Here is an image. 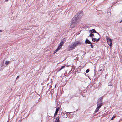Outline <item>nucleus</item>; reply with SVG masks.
Instances as JSON below:
<instances>
[{
    "label": "nucleus",
    "mask_w": 122,
    "mask_h": 122,
    "mask_svg": "<svg viewBox=\"0 0 122 122\" xmlns=\"http://www.w3.org/2000/svg\"><path fill=\"white\" fill-rule=\"evenodd\" d=\"M100 40V39L99 38H98L97 39V41H99Z\"/></svg>",
    "instance_id": "nucleus-24"
},
{
    "label": "nucleus",
    "mask_w": 122,
    "mask_h": 122,
    "mask_svg": "<svg viewBox=\"0 0 122 122\" xmlns=\"http://www.w3.org/2000/svg\"><path fill=\"white\" fill-rule=\"evenodd\" d=\"M63 44H63V43H62L61 42L60 43L59 45L62 47V46L63 45Z\"/></svg>",
    "instance_id": "nucleus-19"
},
{
    "label": "nucleus",
    "mask_w": 122,
    "mask_h": 122,
    "mask_svg": "<svg viewBox=\"0 0 122 122\" xmlns=\"http://www.w3.org/2000/svg\"><path fill=\"white\" fill-rule=\"evenodd\" d=\"M61 46H60L59 45L58 47L57 48L59 49L60 48H61Z\"/></svg>",
    "instance_id": "nucleus-21"
},
{
    "label": "nucleus",
    "mask_w": 122,
    "mask_h": 122,
    "mask_svg": "<svg viewBox=\"0 0 122 122\" xmlns=\"http://www.w3.org/2000/svg\"><path fill=\"white\" fill-rule=\"evenodd\" d=\"M65 67V66H61V69H62L63 68H64Z\"/></svg>",
    "instance_id": "nucleus-22"
},
{
    "label": "nucleus",
    "mask_w": 122,
    "mask_h": 122,
    "mask_svg": "<svg viewBox=\"0 0 122 122\" xmlns=\"http://www.w3.org/2000/svg\"><path fill=\"white\" fill-rule=\"evenodd\" d=\"M85 43L86 44H90V43H92L90 42V41L88 40V39H86L85 41Z\"/></svg>",
    "instance_id": "nucleus-8"
},
{
    "label": "nucleus",
    "mask_w": 122,
    "mask_h": 122,
    "mask_svg": "<svg viewBox=\"0 0 122 122\" xmlns=\"http://www.w3.org/2000/svg\"><path fill=\"white\" fill-rule=\"evenodd\" d=\"M89 71V69H87L86 71V73H88Z\"/></svg>",
    "instance_id": "nucleus-20"
},
{
    "label": "nucleus",
    "mask_w": 122,
    "mask_h": 122,
    "mask_svg": "<svg viewBox=\"0 0 122 122\" xmlns=\"http://www.w3.org/2000/svg\"><path fill=\"white\" fill-rule=\"evenodd\" d=\"M62 70V69H61V68H60V69H59V71H60V70Z\"/></svg>",
    "instance_id": "nucleus-27"
},
{
    "label": "nucleus",
    "mask_w": 122,
    "mask_h": 122,
    "mask_svg": "<svg viewBox=\"0 0 122 122\" xmlns=\"http://www.w3.org/2000/svg\"><path fill=\"white\" fill-rule=\"evenodd\" d=\"M66 113V112H65V113L62 112L61 113V115L63 116L64 118H67L68 117V116L67 114H66L65 115Z\"/></svg>",
    "instance_id": "nucleus-6"
},
{
    "label": "nucleus",
    "mask_w": 122,
    "mask_h": 122,
    "mask_svg": "<svg viewBox=\"0 0 122 122\" xmlns=\"http://www.w3.org/2000/svg\"><path fill=\"white\" fill-rule=\"evenodd\" d=\"M59 50V49L57 48L56 49V50L55 51L56 52L58 51V50Z\"/></svg>",
    "instance_id": "nucleus-23"
},
{
    "label": "nucleus",
    "mask_w": 122,
    "mask_h": 122,
    "mask_svg": "<svg viewBox=\"0 0 122 122\" xmlns=\"http://www.w3.org/2000/svg\"><path fill=\"white\" fill-rule=\"evenodd\" d=\"M8 0H5V1L6 2Z\"/></svg>",
    "instance_id": "nucleus-29"
},
{
    "label": "nucleus",
    "mask_w": 122,
    "mask_h": 122,
    "mask_svg": "<svg viewBox=\"0 0 122 122\" xmlns=\"http://www.w3.org/2000/svg\"><path fill=\"white\" fill-rule=\"evenodd\" d=\"M59 108H57L56 109V110L55 111V115H57V113H58V111H59Z\"/></svg>",
    "instance_id": "nucleus-10"
},
{
    "label": "nucleus",
    "mask_w": 122,
    "mask_h": 122,
    "mask_svg": "<svg viewBox=\"0 0 122 122\" xmlns=\"http://www.w3.org/2000/svg\"><path fill=\"white\" fill-rule=\"evenodd\" d=\"M56 115H55V114H54V118H55V116H56Z\"/></svg>",
    "instance_id": "nucleus-26"
},
{
    "label": "nucleus",
    "mask_w": 122,
    "mask_h": 122,
    "mask_svg": "<svg viewBox=\"0 0 122 122\" xmlns=\"http://www.w3.org/2000/svg\"><path fill=\"white\" fill-rule=\"evenodd\" d=\"M82 11H81L78 14L74 16L72 19L71 22L70 27L73 28L76 26V23L77 20L83 15Z\"/></svg>",
    "instance_id": "nucleus-1"
},
{
    "label": "nucleus",
    "mask_w": 122,
    "mask_h": 122,
    "mask_svg": "<svg viewBox=\"0 0 122 122\" xmlns=\"http://www.w3.org/2000/svg\"><path fill=\"white\" fill-rule=\"evenodd\" d=\"M122 20L119 22V23H121V22H122Z\"/></svg>",
    "instance_id": "nucleus-28"
},
{
    "label": "nucleus",
    "mask_w": 122,
    "mask_h": 122,
    "mask_svg": "<svg viewBox=\"0 0 122 122\" xmlns=\"http://www.w3.org/2000/svg\"><path fill=\"white\" fill-rule=\"evenodd\" d=\"M10 62V61H6V62L5 63V64L6 65H7L9 64Z\"/></svg>",
    "instance_id": "nucleus-15"
},
{
    "label": "nucleus",
    "mask_w": 122,
    "mask_h": 122,
    "mask_svg": "<svg viewBox=\"0 0 122 122\" xmlns=\"http://www.w3.org/2000/svg\"><path fill=\"white\" fill-rule=\"evenodd\" d=\"M66 39L65 38H64L62 39L61 41V42L64 44V43L66 41Z\"/></svg>",
    "instance_id": "nucleus-12"
},
{
    "label": "nucleus",
    "mask_w": 122,
    "mask_h": 122,
    "mask_svg": "<svg viewBox=\"0 0 122 122\" xmlns=\"http://www.w3.org/2000/svg\"><path fill=\"white\" fill-rule=\"evenodd\" d=\"M97 104H99L102 105H103L102 102V101H98Z\"/></svg>",
    "instance_id": "nucleus-11"
},
{
    "label": "nucleus",
    "mask_w": 122,
    "mask_h": 122,
    "mask_svg": "<svg viewBox=\"0 0 122 122\" xmlns=\"http://www.w3.org/2000/svg\"><path fill=\"white\" fill-rule=\"evenodd\" d=\"M92 38V40L93 42H95V41H96L97 39L96 38Z\"/></svg>",
    "instance_id": "nucleus-14"
},
{
    "label": "nucleus",
    "mask_w": 122,
    "mask_h": 122,
    "mask_svg": "<svg viewBox=\"0 0 122 122\" xmlns=\"http://www.w3.org/2000/svg\"><path fill=\"white\" fill-rule=\"evenodd\" d=\"M90 33H97L94 29L91 30L89 31Z\"/></svg>",
    "instance_id": "nucleus-9"
},
{
    "label": "nucleus",
    "mask_w": 122,
    "mask_h": 122,
    "mask_svg": "<svg viewBox=\"0 0 122 122\" xmlns=\"http://www.w3.org/2000/svg\"><path fill=\"white\" fill-rule=\"evenodd\" d=\"M89 36L90 37H92V38H93V37L94 36L93 34L91 33H90V34Z\"/></svg>",
    "instance_id": "nucleus-13"
},
{
    "label": "nucleus",
    "mask_w": 122,
    "mask_h": 122,
    "mask_svg": "<svg viewBox=\"0 0 122 122\" xmlns=\"http://www.w3.org/2000/svg\"><path fill=\"white\" fill-rule=\"evenodd\" d=\"M116 117V116H113L111 118V120H113L114 118H115Z\"/></svg>",
    "instance_id": "nucleus-18"
},
{
    "label": "nucleus",
    "mask_w": 122,
    "mask_h": 122,
    "mask_svg": "<svg viewBox=\"0 0 122 122\" xmlns=\"http://www.w3.org/2000/svg\"><path fill=\"white\" fill-rule=\"evenodd\" d=\"M102 105L99 104H97V107L96 109L95 110L94 112V113H97L99 109L101 107V106H102Z\"/></svg>",
    "instance_id": "nucleus-5"
},
{
    "label": "nucleus",
    "mask_w": 122,
    "mask_h": 122,
    "mask_svg": "<svg viewBox=\"0 0 122 122\" xmlns=\"http://www.w3.org/2000/svg\"><path fill=\"white\" fill-rule=\"evenodd\" d=\"M103 98L102 97H101L98 100V101H102V100Z\"/></svg>",
    "instance_id": "nucleus-17"
},
{
    "label": "nucleus",
    "mask_w": 122,
    "mask_h": 122,
    "mask_svg": "<svg viewBox=\"0 0 122 122\" xmlns=\"http://www.w3.org/2000/svg\"><path fill=\"white\" fill-rule=\"evenodd\" d=\"M90 44H91L89 45V46H91L92 48H93L94 47L93 45H92V43H90Z\"/></svg>",
    "instance_id": "nucleus-16"
},
{
    "label": "nucleus",
    "mask_w": 122,
    "mask_h": 122,
    "mask_svg": "<svg viewBox=\"0 0 122 122\" xmlns=\"http://www.w3.org/2000/svg\"><path fill=\"white\" fill-rule=\"evenodd\" d=\"M73 43L75 47L77 46L78 45H80L83 44L80 41H75Z\"/></svg>",
    "instance_id": "nucleus-4"
},
{
    "label": "nucleus",
    "mask_w": 122,
    "mask_h": 122,
    "mask_svg": "<svg viewBox=\"0 0 122 122\" xmlns=\"http://www.w3.org/2000/svg\"><path fill=\"white\" fill-rule=\"evenodd\" d=\"M56 117V118L55 120V122H60L59 119L60 118V115Z\"/></svg>",
    "instance_id": "nucleus-7"
},
{
    "label": "nucleus",
    "mask_w": 122,
    "mask_h": 122,
    "mask_svg": "<svg viewBox=\"0 0 122 122\" xmlns=\"http://www.w3.org/2000/svg\"><path fill=\"white\" fill-rule=\"evenodd\" d=\"M106 38L107 39V41L108 44L109 46L110 47H111L112 45V40L108 36L106 37Z\"/></svg>",
    "instance_id": "nucleus-2"
},
{
    "label": "nucleus",
    "mask_w": 122,
    "mask_h": 122,
    "mask_svg": "<svg viewBox=\"0 0 122 122\" xmlns=\"http://www.w3.org/2000/svg\"><path fill=\"white\" fill-rule=\"evenodd\" d=\"M19 76H17V78H16V79H17V78H19Z\"/></svg>",
    "instance_id": "nucleus-25"
},
{
    "label": "nucleus",
    "mask_w": 122,
    "mask_h": 122,
    "mask_svg": "<svg viewBox=\"0 0 122 122\" xmlns=\"http://www.w3.org/2000/svg\"><path fill=\"white\" fill-rule=\"evenodd\" d=\"M75 47L73 43L69 46L68 50L70 51L73 50L75 49Z\"/></svg>",
    "instance_id": "nucleus-3"
},
{
    "label": "nucleus",
    "mask_w": 122,
    "mask_h": 122,
    "mask_svg": "<svg viewBox=\"0 0 122 122\" xmlns=\"http://www.w3.org/2000/svg\"><path fill=\"white\" fill-rule=\"evenodd\" d=\"M0 32H2V31L1 30H0Z\"/></svg>",
    "instance_id": "nucleus-30"
}]
</instances>
